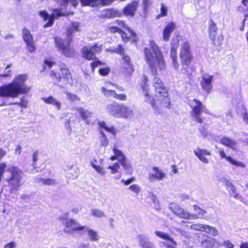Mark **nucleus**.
Instances as JSON below:
<instances>
[{
	"mask_svg": "<svg viewBox=\"0 0 248 248\" xmlns=\"http://www.w3.org/2000/svg\"><path fill=\"white\" fill-rule=\"evenodd\" d=\"M7 171L11 173V177L8 180L14 189H17L21 185L22 171L15 166L9 167Z\"/></svg>",
	"mask_w": 248,
	"mask_h": 248,
	"instance_id": "obj_9",
	"label": "nucleus"
},
{
	"mask_svg": "<svg viewBox=\"0 0 248 248\" xmlns=\"http://www.w3.org/2000/svg\"><path fill=\"white\" fill-rule=\"evenodd\" d=\"M175 25L173 22L170 23L167 25L163 31V39L165 41L169 40L170 34L174 30Z\"/></svg>",
	"mask_w": 248,
	"mask_h": 248,
	"instance_id": "obj_25",
	"label": "nucleus"
},
{
	"mask_svg": "<svg viewBox=\"0 0 248 248\" xmlns=\"http://www.w3.org/2000/svg\"><path fill=\"white\" fill-rule=\"evenodd\" d=\"M194 153L195 155L203 163H208L209 162L208 160L204 157V155H211L209 151L204 149L197 148L194 150Z\"/></svg>",
	"mask_w": 248,
	"mask_h": 248,
	"instance_id": "obj_21",
	"label": "nucleus"
},
{
	"mask_svg": "<svg viewBox=\"0 0 248 248\" xmlns=\"http://www.w3.org/2000/svg\"><path fill=\"white\" fill-rule=\"evenodd\" d=\"M143 93L145 96V102L151 105L153 108L154 110L155 113L157 115L159 114L160 113V111L158 107L155 106L154 98L149 94L148 92H143Z\"/></svg>",
	"mask_w": 248,
	"mask_h": 248,
	"instance_id": "obj_26",
	"label": "nucleus"
},
{
	"mask_svg": "<svg viewBox=\"0 0 248 248\" xmlns=\"http://www.w3.org/2000/svg\"><path fill=\"white\" fill-rule=\"evenodd\" d=\"M38 152L35 151L33 152L32 155L33 163L34 164L38 160Z\"/></svg>",
	"mask_w": 248,
	"mask_h": 248,
	"instance_id": "obj_61",
	"label": "nucleus"
},
{
	"mask_svg": "<svg viewBox=\"0 0 248 248\" xmlns=\"http://www.w3.org/2000/svg\"><path fill=\"white\" fill-rule=\"evenodd\" d=\"M202 246L204 248H217L218 243L213 238L208 237L202 242Z\"/></svg>",
	"mask_w": 248,
	"mask_h": 248,
	"instance_id": "obj_27",
	"label": "nucleus"
},
{
	"mask_svg": "<svg viewBox=\"0 0 248 248\" xmlns=\"http://www.w3.org/2000/svg\"><path fill=\"white\" fill-rule=\"evenodd\" d=\"M90 3L91 4H82L83 6H90L91 7H95L100 4H102L103 5H107L110 4L112 0H89Z\"/></svg>",
	"mask_w": 248,
	"mask_h": 248,
	"instance_id": "obj_31",
	"label": "nucleus"
},
{
	"mask_svg": "<svg viewBox=\"0 0 248 248\" xmlns=\"http://www.w3.org/2000/svg\"><path fill=\"white\" fill-rule=\"evenodd\" d=\"M120 165L118 163H116L114 165L112 166H109L108 167V169L111 170V173L113 174L116 173L118 172L119 169H120Z\"/></svg>",
	"mask_w": 248,
	"mask_h": 248,
	"instance_id": "obj_49",
	"label": "nucleus"
},
{
	"mask_svg": "<svg viewBox=\"0 0 248 248\" xmlns=\"http://www.w3.org/2000/svg\"><path fill=\"white\" fill-rule=\"evenodd\" d=\"M27 79L26 75H18L11 82L0 86V96L14 98L27 93L31 89L25 84Z\"/></svg>",
	"mask_w": 248,
	"mask_h": 248,
	"instance_id": "obj_1",
	"label": "nucleus"
},
{
	"mask_svg": "<svg viewBox=\"0 0 248 248\" xmlns=\"http://www.w3.org/2000/svg\"><path fill=\"white\" fill-rule=\"evenodd\" d=\"M180 58L182 66L181 72L187 76H190L192 71L190 64L193 60V56L188 42H185L181 45Z\"/></svg>",
	"mask_w": 248,
	"mask_h": 248,
	"instance_id": "obj_5",
	"label": "nucleus"
},
{
	"mask_svg": "<svg viewBox=\"0 0 248 248\" xmlns=\"http://www.w3.org/2000/svg\"><path fill=\"white\" fill-rule=\"evenodd\" d=\"M122 105H119L117 103H113L108 105L106 109L107 111L111 115L115 117H119Z\"/></svg>",
	"mask_w": 248,
	"mask_h": 248,
	"instance_id": "obj_19",
	"label": "nucleus"
},
{
	"mask_svg": "<svg viewBox=\"0 0 248 248\" xmlns=\"http://www.w3.org/2000/svg\"><path fill=\"white\" fill-rule=\"evenodd\" d=\"M61 221L64 226L63 231L64 232L72 234L74 231H84L87 232L89 239L92 241H97L99 236L98 232L88 226H82L75 220L72 218H62Z\"/></svg>",
	"mask_w": 248,
	"mask_h": 248,
	"instance_id": "obj_3",
	"label": "nucleus"
},
{
	"mask_svg": "<svg viewBox=\"0 0 248 248\" xmlns=\"http://www.w3.org/2000/svg\"><path fill=\"white\" fill-rule=\"evenodd\" d=\"M42 100L46 104H51L55 106L58 110H60L61 109V103L57 101L55 98L51 96H49L48 97L42 98Z\"/></svg>",
	"mask_w": 248,
	"mask_h": 248,
	"instance_id": "obj_33",
	"label": "nucleus"
},
{
	"mask_svg": "<svg viewBox=\"0 0 248 248\" xmlns=\"http://www.w3.org/2000/svg\"><path fill=\"white\" fill-rule=\"evenodd\" d=\"M99 133L100 135L99 136L100 146L106 147L108 145V140L102 130L99 129Z\"/></svg>",
	"mask_w": 248,
	"mask_h": 248,
	"instance_id": "obj_36",
	"label": "nucleus"
},
{
	"mask_svg": "<svg viewBox=\"0 0 248 248\" xmlns=\"http://www.w3.org/2000/svg\"><path fill=\"white\" fill-rule=\"evenodd\" d=\"M169 208L175 215L178 217H189L190 216L189 213L185 211L177 203H170L169 204Z\"/></svg>",
	"mask_w": 248,
	"mask_h": 248,
	"instance_id": "obj_16",
	"label": "nucleus"
},
{
	"mask_svg": "<svg viewBox=\"0 0 248 248\" xmlns=\"http://www.w3.org/2000/svg\"><path fill=\"white\" fill-rule=\"evenodd\" d=\"M147 77L146 76H143V79L141 83V86L143 92H148V86L147 85Z\"/></svg>",
	"mask_w": 248,
	"mask_h": 248,
	"instance_id": "obj_46",
	"label": "nucleus"
},
{
	"mask_svg": "<svg viewBox=\"0 0 248 248\" xmlns=\"http://www.w3.org/2000/svg\"><path fill=\"white\" fill-rule=\"evenodd\" d=\"M22 36L24 41L26 43L27 48L30 52H33L36 48L33 37L29 30L24 28L22 30Z\"/></svg>",
	"mask_w": 248,
	"mask_h": 248,
	"instance_id": "obj_13",
	"label": "nucleus"
},
{
	"mask_svg": "<svg viewBox=\"0 0 248 248\" xmlns=\"http://www.w3.org/2000/svg\"><path fill=\"white\" fill-rule=\"evenodd\" d=\"M40 16L42 17L45 21L48 20L47 22L44 25V28H46L51 27L54 23V19L60 16H65L61 9H53L52 13L49 16L46 11H42L39 12Z\"/></svg>",
	"mask_w": 248,
	"mask_h": 248,
	"instance_id": "obj_8",
	"label": "nucleus"
},
{
	"mask_svg": "<svg viewBox=\"0 0 248 248\" xmlns=\"http://www.w3.org/2000/svg\"><path fill=\"white\" fill-rule=\"evenodd\" d=\"M108 31L112 33L119 32L120 33L122 30L116 27H111L109 28Z\"/></svg>",
	"mask_w": 248,
	"mask_h": 248,
	"instance_id": "obj_57",
	"label": "nucleus"
},
{
	"mask_svg": "<svg viewBox=\"0 0 248 248\" xmlns=\"http://www.w3.org/2000/svg\"><path fill=\"white\" fill-rule=\"evenodd\" d=\"M174 229L175 231H176V232H177V234H181L182 235L185 236V237L187 238L189 237V234L187 233L186 232L183 231L182 230L179 229H177L176 228H174Z\"/></svg>",
	"mask_w": 248,
	"mask_h": 248,
	"instance_id": "obj_55",
	"label": "nucleus"
},
{
	"mask_svg": "<svg viewBox=\"0 0 248 248\" xmlns=\"http://www.w3.org/2000/svg\"><path fill=\"white\" fill-rule=\"evenodd\" d=\"M159 94V100L161 104L166 108H169L170 106V100L168 97V93L166 89H163V92Z\"/></svg>",
	"mask_w": 248,
	"mask_h": 248,
	"instance_id": "obj_24",
	"label": "nucleus"
},
{
	"mask_svg": "<svg viewBox=\"0 0 248 248\" xmlns=\"http://www.w3.org/2000/svg\"><path fill=\"white\" fill-rule=\"evenodd\" d=\"M102 93L107 97H113L116 95V92L112 90H108L106 88L103 87L101 88Z\"/></svg>",
	"mask_w": 248,
	"mask_h": 248,
	"instance_id": "obj_40",
	"label": "nucleus"
},
{
	"mask_svg": "<svg viewBox=\"0 0 248 248\" xmlns=\"http://www.w3.org/2000/svg\"><path fill=\"white\" fill-rule=\"evenodd\" d=\"M113 98L122 101H125L127 99V97L124 94H118L116 93V95H114Z\"/></svg>",
	"mask_w": 248,
	"mask_h": 248,
	"instance_id": "obj_53",
	"label": "nucleus"
},
{
	"mask_svg": "<svg viewBox=\"0 0 248 248\" xmlns=\"http://www.w3.org/2000/svg\"><path fill=\"white\" fill-rule=\"evenodd\" d=\"M133 115V110L131 108L122 105L119 117H121L124 118H131Z\"/></svg>",
	"mask_w": 248,
	"mask_h": 248,
	"instance_id": "obj_29",
	"label": "nucleus"
},
{
	"mask_svg": "<svg viewBox=\"0 0 248 248\" xmlns=\"http://www.w3.org/2000/svg\"><path fill=\"white\" fill-rule=\"evenodd\" d=\"M63 93L67 96V98L71 101H74L78 98L77 96L67 91L66 90L63 91Z\"/></svg>",
	"mask_w": 248,
	"mask_h": 248,
	"instance_id": "obj_47",
	"label": "nucleus"
},
{
	"mask_svg": "<svg viewBox=\"0 0 248 248\" xmlns=\"http://www.w3.org/2000/svg\"><path fill=\"white\" fill-rule=\"evenodd\" d=\"M151 200L155 204V208L156 210H159L160 209V207L159 205V202L157 198V197L154 195L153 193H152Z\"/></svg>",
	"mask_w": 248,
	"mask_h": 248,
	"instance_id": "obj_44",
	"label": "nucleus"
},
{
	"mask_svg": "<svg viewBox=\"0 0 248 248\" xmlns=\"http://www.w3.org/2000/svg\"><path fill=\"white\" fill-rule=\"evenodd\" d=\"M11 104H16L21 107V108H26L27 106L28 102L26 100L24 99L23 97H22L20 99V102L10 104V105Z\"/></svg>",
	"mask_w": 248,
	"mask_h": 248,
	"instance_id": "obj_51",
	"label": "nucleus"
},
{
	"mask_svg": "<svg viewBox=\"0 0 248 248\" xmlns=\"http://www.w3.org/2000/svg\"><path fill=\"white\" fill-rule=\"evenodd\" d=\"M113 151L114 155L110 157V160L114 161L117 159L125 170H129L131 169L130 164L129 162L126 161V157L122 152L116 148H114Z\"/></svg>",
	"mask_w": 248,
	"mask_h": 248,
	"instance_id": "obj_12",
	"label": "nucleus"
},
{
	"mask_svg": "<svg viewBox=\"0 0 248 248\" xmlns=\"http://www.w3.org/2000/svg\"><path fill=\"white\" fill-rule=\"evenodd\" d=\"M77 110L80 114L82 119L83 120L87 119L92 114V112L90 111L89 110L84 109L82 108H78L77 109Z\"/></svg>",
	"mask_w": 248,
	"mask_h": 248,
	"instance_id": "obj_38",
	"label": "nucleus"
},
{
	"mask_svg": "<svg viewBox=\"0 0 248 248\" xmlns=\"http://www.w3.org/2000/svg\"><path fill=\"white\" fill-rule=\"evenodd\" d=\"M161 14L156 16V18L157 19H159L161 16H166L167 14L168 9L167 7H166L164 4H161Z\"/></svg>",
	"mask_w": 248,
	"mask_h": 248,
	"instance_id": "obj_45",
	"label": "nucleus"
},
{
	"mask_svg": "<svg viewBox=\"0 0 248 248\" xmlns=\"http://www.w3.org/2000/svg\"><path fill=\"white\" fill-rule=\"evenodd\" d=\"M98 125H99V129H104L107 132H108L113 135H115L116 134V130L114 127H109L106 125V123L103 121H99L98 122Z\"/></svg>",
	"mask_w": 248,
	"mask_h": 248,
	"instance_id": "obj_35",
	"label": "nucleus"
},
{
	"mask_svg": "<svg viewBox=\"0 0 248 248\" xmlns=\"http://www.w3.org/2000/svg\"><path fill=\"white\" fill-rule=\"evenodd\" d=\"M179 41L177 39H173L171 44L170 56L172 60L173 66L175 70H178L179 64L177 61V48L178 46Z\"/></svg>",
	"mask_w": 248,
	"mask_h": 248,
	"instance_id": "obj_15",
	"label": "nucleus"
},
{
	"mask_svg": "<svg viewBox=\"0 0 248 248\" xmlns=\"http://www.w3.org/2000/svg\"><path fill=\"white\" fill-rule=\"evenodd\" d=\"M137 238L141 248H155L154 245L149 241L148 238L144 235H139Z\"/></svg>",
	"mask_w": 248,
	"mask_h": 248,
	"instance_id": "obj_22",
	"label": "nucleus"
},
{
	"mask_svg": "<svg viewBox=\"0 0 248 248\" xmlns=\"http://www.w3.org/2000/svg\"><path fill=\"white\" fill-rule=\"evenodd\" d=\"M220 141L223 145L232 149H234L237 145V143L235 141L226 137H223Z\"/></svg>",
	"mask_w": 248,
	"mask_h": 248,
	"instance_id": "obj_30",
	"label": "nucleus"
},
{
	"mask_svg": "<svg viewBox=\"0 0 248 248\" xmlns=\"http://www.w3.org/2000/svg\"><path fill=\"white\" fill-rule=\"evenodd\" d=\"M79 23L73 22L71 26L67 31V40L65 41L58 37H55L56 46L59 50L67 57H71L74 55V51L69 46V42L72 40V33L74 31H78Z\"/></svg>",
	"mask_w": 248,
	"mask_h": 248,
	"instance_id": "obj_4",
	"label": "nucleus"
},
{
	"mask_svg": "<svg viewBox=\"0 0 248 248\" xmlns=\"http://www.w3.org/2000/svg\"><path fill=\"white\" fill-rule=\"evenodd\" d=\"M153 84L156 92L158 93L163 92V89H166L161 80L156 77H155L153 80Z\"/></svg>",
	"mask_w": 248,
	"mask_h": 248,
	"instance_id": "obj_32",
	"label": "nucleus"
},
{
	"mask_svg": "<svg viewBox=\"0 0 248 248\" xmlns=\"http://www.w3.org/2000/svg\"><path fill=\"white\" fill-rule=\"evenodd\" d=\"M199 130L200 132L201 135L203 137H206L207 136V132L206 131V129L205 127L201 125L199 128Z\"/></svg>",
	"mask_w": 248,
	"mask_h": 248,
	"instance_id": "obj_54",
	"label": "nucleus"
},
{
	"mask_svg": "<svg viewBox=\"0 0 248 248\" xmlns=\"http://www.w3.org/2000/svg\"><path fill=\"white\" fill-rule=\"evenodd\" d=\"M110 70L108 68H101L99 70V74L103 76H107Z\"/></svg>",
	"mask_w": 248,
	"mask_h": 248,
	"instance_id": "obj_52",
	"label": "nucleus"
},
{
	"mask_svg": "<svg viewBox=\"0 0 248 248\" xmlns=\"http://www.w3.org/2000/svg\"><path fill=\"white\" fill-rule=\"evenodd\" d=\"M118 24L121 27H123L124 29H125L128 31V32L131 34V36L133 37V41L135 42L136 41V33L132 30H131L125 24V23L121 20H117Z\"/></svg>",
	"mask_w": 248,
	"mask_h": 248,
	"instance_id": "obj_37",
	"label": "nucleus"
},
{
	"mask_svg": "<svg viewBox=\"0 0 248 248\" xmlns=\"http://www.w3.org/2000/svg\"><path fill=\"white\" fill-rule=\"evenodd\" d=\"M16 244L15 242H10L5 245L3 248H16Z\"/></svg>",
	"mask_w": 248,
	"mask_h": 248,
	"instance_id": "obj_56",
	"label": "nucleus"
},
{
	"mask_svg": "<svg viewBox=\"0 0 248 248\" xmlns=\"http://www.w3.org/2000/svg\"><path fill=\"white\" fill-rule=\"evenodd\" d=\"M213 80V76L208 74H205L202 76L200 83L202 89L207 94H209L212 89Z\"/></svg>",
	"mask_w": 248,
	"mask_h": 248,
	"instance_id": "obj_14",
	"label": "nucleus"
},
{
	"mask_svg": "<svg viewBox=\"0 0 248 248\" xmlns=\"http://www.w3.org/2000/svg\"><path fill=\"white\" fill-rule=\"evenodd\" d=\"M217 27L216 23L212 20L209 21L208 32L209 37L212 40L214 45H216L215 39L217 36Z\"/></svg>",
	"mask_w": 248,
	"mask_h": 248,
	"instance_id": "obj_20",
	"label": "nucleus"
},
{
	"mask_svg": "<svg viewBox=\"0 0 248 248\" xmlns=\"http://www.w3.org/2000/svg\"><path fill=\"white\" fill-rule=\"evenodd\" d=\"M102 64V62H101L99 61H94L93 62H92L91 63V67H92V68L93 69V71L94 69L98 66V65H101Z\"/></svg>",
	"mask_w": 248,
	"mask_h": 248,
	"instance_id": "obj_59",
	"label": "nucleus"
},
{
	"mask_svg": "<svg viewBox=\"0 0 248 248\" xmlns=\"http://www.w3.org/2000/svg\"><path fill=\"white\" fill-rule=\"evenodd\" d=\"M227 186L228 187V190L229 191V193L230 195L233 197H237V193H236V189L234 186L232 185V183H229L227 184Z\"/></svg>",
	"mask_w": 248,
	"mask_h": 248,
	"instance_id": "obj_42",
	"label": "nucleus"
},
{
	"mask_svg": "<svg viewBox=\"0 0 248 248\" xmlns=\"http://www.w3.org/2000/svg\"><path fill=\"white\" fill-rule=\"evenodd\" d=\"M144 51L147 62L151 68L153 74L156 76L157 67L162 70L165 67L163 55L154 41H150L149 48H145Z\"/></svg>",
	"mask_w": 248,
	"mask_h": 248,
	"instance_id": "obj_2",
	"label": "nucleus"
},
{
	"mask_svg": "<svg viewBox=\"0 0 248 248\" xmlns=\"http://www.w3.org/2000/svg\"><path fill=\"white\" fill-rule=\"evenodd\" d=\"M193 208L195 212L199 216H203L206 213L205 211L201 209L198 205H194Z\"/></svg>",
	"mask_w": 248,
	"mask_h": 248,
	"instance_id": "obj_50",
	"label": "nucleus"
},
{
	"mask_svg": "<svg viewBox=\"0 0 248 248\" xmlns=\"http://www.w3.org/2000/svg\"><path fill=\"white\" fill-rule=\"evenodd\" d=\"M223 39V36L222 34L219 35L217 37V42H216L215 45H220L221 44V41Z\"/></svg>",
	"mask_w": 248,
	"mask_h": 248,
	"instance_id": "obj_62",
	"label": "nucleus"
},
{
	"mask_svg": "<svg viewBox=\"0 0 248 248\" xmlns=\"http://www.w3.org/2000/svg\"><path fill=\"white\" fill-rule=\"evenodd\" d=\"M224 245L227 248H233L234 245L230 241L227 240L224 242Z\"/></svg>",
	"mask_w": 248,
	"mask_h": 248,
	"instance_id": "obj_60",
	"label": "nucleus"
},
{
	"mask_svg": "<svg viewBox=\"0 0 248 248\" xmlns=\"http://www.w3.org/2000/svg\"><path fill=\"white\" fill-rule=\"evenodd\" d=\"M102 46L97 44L92 47L85 46L82 48L83 56L87 60H93L96 58V53L101 51Z\"/></svg>",
	"mask_w": 248,
	"mask_h": 248,
	"instance_id": "obj_11",
	"label": "nucleus"
},
{
	"mask_svg": "<svg viewBox=\"0 0 248 248\" xmlns=\"http://www.w3.org/2000/svg\"><path fill=\"white\" fill-rule=\"evenodd\" d=\"M91 165L92 167L99 174L101 175L104 176L106 174V171L104 169L98 165H96L94 164V162H91Z\"/></svg>",
	"mask_w": 248,
	"mask_h": 248,
	"instance_id": "obj_41",
	"label": "nucleus"
},
{
	"mask_svg": "<svg viewBox=\"0 0 248 248\" xmlns=\"http://www.w3.org/2000/svg\"><path fill=\"white\" fill-rule=\"evenodd\" d=\"M155 234L156 236L163 239L170 241L173 244V245H177V243L170 236L169 234L160 231H155Z\"/></svg>",
	"mask_w": 248,
	"mask_h": 248,
	"instance_id": "obj_34",
	"label": "nucleus"
},
{
	"mask_svg": "<svg viewBox=\"0 0 248 248\" xmlns=\"http://www.w3.org/2000/svg\"><path fill=\"white\" fill-rule=\"evenodd\" d=\"M138 5L137 1H133L131 3L128 4L124 9V13L126 16H133L137 10Z\"/></svg>",
	"mask_w": 248,
	"mask_h": 248,
	"instance_id": "obj_23",
	"label": "nucleus"
},
{
	"mask_svg": "<svg viewBox=\"0 0 248 248\" xmlns=\"http://www.w3.org/2000/svg\"><path fill=\"white\" fill-rule=\"evenodd\" d=\"M219 155L222 158H225L228 162L236 166H240L244 167V164L240 162H238L234 160L232 157L227 156L225 153L223 151H220Z\"/></svg>",
	"mask_w": 248,
	"mask_h": 248,
	"instance_id": "obj_28",
	"label": "nucleus"
},
{
	"mask_svg": "<svg viewBox=\"0 0 248 248\" xmlns=\"http://www.w3.org/2000/svg\"><path fill=\"white\" fill-rule=\"evenodd\" d=\"M37 182L39 183H42L46 185H54L56 184V181L54 179H44V178H38Z\"/></svg>",
	"mask_w": 248,
	"mask_h": 248,
	"instance_id": "obj_39",
	"label": "nucleus"
},
{
	"mask_svg": "<svg viewBox=\"0 0 248 248\" xmlns=\"http://www.w3.org/2000/svg\"><path fill=\"white\" fill-rule=\"evenodd\" d=\"M191 228L195 230L204 231L213 236H216L217 234V231L214 227L206 225L193 224L191 226Z\"/></svg>",
	"mask_w": 248,
	"mask_h": 248,
	"instance_id": "obj_18",
	"label": "nucleus"
},
{
	"mask_svg": "<svg viewBox=\"0 0 248 248\" xmlns=\"http://www.w3.org/2000/svg\"><path fill=\"white\" fill-rule=\"evenodd\" d=\"M45 64L48 66L49 68H50L52 67V65L53 64V63L51 61L48 60H46L44 62Z\"/></svg>",
	"mask_w": 248,
	"mask_h": 248,
	"instance_id": "obj_63",
	"label": "nucleus"
},
{
	"mask_svg": "<svg viewBox=\"0 0 248 248\" xmlns=\"http://www.w3.org/2000/svg\"><path fill=\"white\" fill-rule=\"evenodd\" d=\"M166 177V173L158 167L153 168V172L148 174V179L150 182H154L155 180H162Z\"/></svg>",
	"mask_w": 248,
	"mask_h": 248,
	"instance_id": "obj_17",
	"label": "nucleus"
},
{
	"mask_svg": "<svg viewBox=\"0 0 248 248\" xmlns=\"http://www.w3.org/2000/svg\"><path fill=\"white\" fill-rule=\"evenodd\" d=\"M120 34H121V37L123 39V40L124 42H127L128 39H129V38L127 37V34L125 32H124V31H123L122 30L121 31V32H120Z\"/></svg>",
	"mask_w": 248,
	"mask_h": 248,
	"instance_id": "obj_58",
	"label": "nucleus"
},
{
	"mask_svg": "<svg viewBox=\"0 0 248 248\" xmlns=\"http://www.w3.org/2000/svg\"><path fill=\"white\" fill-rule=\"evenodd\" d=\"M124 48L121 45H119L116 47L111 48L110 51L112 52L119 54L122 55V60L124 62V66L125 69V72L129 76H131L134 71L133 66L131 63L130 58L124 53Z\"/></svg>",
	"mask_w": 248,
	"mask_h": 248,
	"instance_id": "obj_7",
	"label": "nucleus"
},
{
	"mask_svg": "<svg viewBox=\"0 0 248 248\" xmlns=\"http://www.w3.org/2000/svg\"><path fill=\"white\" fill-rule=\"evenodd\" d=\"M91 214L96 217H101L104 216V212L96 208L92 209Z\"/></svg>",
	"mask_w": 248,
	"mask_h": 248,
	"instance_id": "obj_43",
	"label": "nucleus"
},
{
	"mask_svg": "<svg viewBox=\"0 0 248 248\" xmlns=\"http://www.w3.org/2000/svg\"><path fill=\"white\" fill-rule=\"evenodd\" d=\"M190 106L192 108L191 116L192 120L198 123H202L203 120L202 114L204 110V106L202 102L196 99L190 102Z\"/></svg>",
	"mask_w": 248,
	"mask_h": 248,
	"instance_id": "obj_6",
	"label": "nucleus"
},
{
	"mask_svg": "<svg viewBox=\"0 0 248 248\" xmlns=\"http://www.w3.org/2000/svg\"><path fill=\"white\" fill-rule=\"evenodd\" d=\"M243 119L248 124V113L245 112L243 116Z\"/></svg>",
	"mask_w": 248,
	"mask_h": 248,
	"instance_id": "obj_64",
	"label": "nucleus"
},
{
	"mask_svg": "<svg viewBox=\"0 0 248 248\" xmlns=\"http://www.w3.org/2000/svg\"><path fill=\"white\" fill-rule=\"evenodd\" d=\"M59 66L60 68L61 75L60 73H57L54 71H52L50 73V75L52 77V79H55L57 81H59L60 78L62 77L63 78L66 79L68 83H71L72 81V77L67 66L64 63H61Z\"/></svg>",
	"mask_w": 248,
	"mask_h": 248,
	"instance_id": "obj_10",
	"label": "nucleus"
},
{
	"mask_svg": "<svg viewBox=\"0 0 248 248\" xmlns=\"http://www.w3.org/2000/svg\"><path fill=\"white\" fill-rule=\"evenodd\" d=\"M128 189L138 195L140 191V187L137 184H134L128 187Z\"/></svg>",
	"mask_w": 248,
	"mask_h": 248,
	"instance_id": "obj_48",
	"label": "nucleus"
}]
</instances>
